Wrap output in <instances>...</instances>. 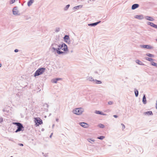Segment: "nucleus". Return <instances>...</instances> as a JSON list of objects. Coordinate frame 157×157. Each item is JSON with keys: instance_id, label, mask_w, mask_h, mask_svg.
Here are the masks:
<instances>
[{"instance_id": "nucleus-1", "label": "nucleus", "mask_w": 157, "mask_h": 157, "mask_svg": "<svg viewBox=\"0 0 157 157\" xmlns=\"http://www.w3.org/2000/svg\"><path fill=\"white\" fill-rule=\"evenodd\" d=\"M60 49L63 50L65 52L66 51L68 50L66 44L63 43L61 44H59L58 49L57 50V53L58 54H66L65 52L60 51Z\"/></svg>"}, {"instance_id": "nucleus-2", "label": "nucleus", "mask_w": 157, "mask_h": 157, "mask_svg": "<svg viewBox=\"0 0 157 157\" xmlns=\"http://www.w3.org/2000/svg\"><path fill=\"white\" fill-rule=\"evenodd\" d=\"M13 124L16 125L17 127V129L15 131V132H17L21 131L24 130V127L19 122H13Z\"/></svg>"}, {"instance_id": "nucleus-3", "label": "nucleus", "mask_w": 157, "mask_h": 157, "mask_svg": "<svg viewBox=\"0 0 157 157\" xmlns=\"http://www.w3.org/2000/svg\"><path fill=\"white\" fill-rule=\"evenodd\" d=\"M45 68L42 67L39 68L36 71L34 74V76L36 77L42 74L45 71Z\"/></svg>"}, {"instance_id": "nucleus-4", "label": "nucleus", "mask_w": 157, "mask_h": 157, "mask_svg": "<svg viewBox=\"0 0 157 157\" xmlns=\"http://www.w3.org/2000/svg\"><path fill=\"white\" fill-rule=\"evenodd\" d=\"M83 111V109L81 108H76L73 111V113L78 115L81 114Z\"/></svg>"}, {"instance_id": "nucleus-5", "label": "nucleus", "mask_w": 157, "mask_h": 157, "mask_svg": "<svg viewBox=\"0 0 157 157\" xmlns=\"http://www.w3.org/2000/svg\"><path fill=\"white\" fill-rule=\"evenodd\" d=\"M59 46V44H57L55 43L52 44L50 48L52 49L53 50L52 52H54L55 54H56V52H57V50L58 49Z\"/></svg>"}, {"instance_id": "nucleus-6", "label": "nucleus", "mask_w": 157, "mask_h": 157, "mask_svg": "<svg viewBox=\"0 0 157 157\" xmlns=\"http://www.w3.org/2000/svg\"><path fill=\"white\" fill-rule=\"evenodd\" d=\"M19 11L17 10V7H14L13 10V14L15 15H19L20 13H18Z\"/></svg>"}, {"instance_id": "nucleus-7", "label": "nucleus", "mask_w": 157, "mask_h": 157, "mask_svg": "<svg viewBox=\"0 0 157 157\" xmlns=\"http://www.w3.org/2000/svg\"><path fill=\"white\" fill-rule=\"evenodd\" d=\"M35 123L37 125L41 124L42 123V120L39 118H35Z\"/></svg>"}, {"instance_id": "nucleus-8", "label": "nucleus", "mask_w": 157, "mask_h": 157, "mask_svg": "<svg viewBox=\"0 0 157 157\" xmlns=\"http://www.w3.org/2000/svg\"><path fill=\"white\" fill-rule=\"evenodd\" d=\"M140 46L141 48H143L149 49H152L154 48L153 47L149 45H140Z\"/></svg>"}, {"instance_id": "nucleus-9", "label": "nucleus", "mask_w": 157, "mask_h": 157, "mask_svg": "<svg viewBox=\"0 0 157 157\" xmlns=\"http://www.w3.org/2000/svg\"><path fill=\"white\" fill-rule=\"evenodd\" d=\"M79 124L84 128H86L88 127V125L87 123L85 122L80 123Z\"/></svg>"}, {"instance_id": "nucleus-10", "label": "nucleus", "mask_w": 157, "mask_h": 157, "mask_svg": "<svg viewBox=\"0 0 157 157\" xmlns=\"http://www.w3.org/2000/svg\"><path fill=\"white\" fill-rule=\"evenodd\" d=\"M144 18L147 20L150 21H153L155 20L154 18H153L151 17H150L148 16H145L144 17Z\"/></svg>"}, {"instance_id": "nucleus-11", "label": "nucleus", "mask_w": 157, "mask_h": 157, "mask_svg": "<svg viewBox=\"0 0 157 157\" xmlns=\"http://www.w3.org/2000/svg\"><path fill=\"white\" fill-rule=\"evenodd\" d=\"M63 39L64 41L67 43L69 42L70 38L69 36L67 35H65L63 37Z\"/></svg>"}, {"instance_id": "nucleus-12", "label": "nucleus", "mask_w": 157, "mask_h": 157, "mask_svg": "<svg viewBox=\"0 0 157 157\" xmlns=\"http://www.w3.org/2000/svg\"><path fill=\"white\" fill-rule=\"evenodd\" d=\"M135 18L139 20H142L144 19V17L143 15H136L135 16Z\"/></svg>"}, {"instance_id": "nucleus-13", "label": "nucleus", "mask_w": 157, "mask_h": 157, "mask_svg": "<svg viewBox=\"0 0 157 157\" xmlns=\"http://www.w3.org/2000/svg\"><path fill=\"white\" fill-rule=\"evenodd\" d=\"M100 22H101V21H99L98 22H95L94 23L89 24H88V25L89 26H95L96 25H97L99 23H100Z\"/></svg>"}, {"instance_id": "nucleus-14", "label": "nucleus", "mask_w": 157, "mask_h": 157, "mask_svg": "<svg viewBox=\"0 0 157 157\" xmlns=\"http://www.w3.org/2000/svg\"><path fill=\"white\" fill-rule=\"evenodd\" d=\"M139 6V5L138 4H134L132 6L131 9L132 10H134L138 8Z\"/></svg>"}, {"instance_id": "nucleus-15", "label": "nucleus", "mask_w": 157, "mask_h": 157, "mask_svg": "<svg viewBox=\"0 0 157 157\" xmlns=\"http://www.w3.org/2000/svg\"><path fill=\"white\" fill-rule=\"evenodd\" d=\"M142 102L144 104H146L147 103V100L145 96V94H144L143 99H142Z\"/></svg>"}, {"instance_id": "nucleus-16", "label": "nucleus", "mask_w": 157, "mask_h": 157, "mask_svg": "<svg viewBox=\"0 0 157 157\" xmlns=\"http://www.w3.org/2000/svg\"><path fill=\"white\" fill-rule=\"evenodd\" d=\"M95 113H96V114H100L101 115H106V114L103 113L102 112H101V111L98 110H96L95 112Z\"/></svg>"}, {"instance_id": "nucleus-17", "label": "nucleus", "mask_w": 157, "mask_h": 157, "mask_svg": "<svg viewBox=\"0 0 157 157\" xmlns=\"http://www.w3.org/2000/svg\"><path fill=\"white\" fill-rule=\"evenodd\" d=\"M61 79V78H56L53 79L52 80V82L56 83L58 81H59Z\"/></svg>"}, {"instance_id": "nucleus-18", "label": "nucleus", "mask_w": 157, "mask_h": 157, "mask_svg": "<svg viewBox=\"0 0 157 157\" xmlns=\"http://www.w3.org/2000/svg\"><path fill=\"white\" fill-rule=\"evenodd\" d=\"M34 0H29L28 2L27 5L29 6H31L33 3Z\"/></svg>"}, {"instance_id": "nucleus-19", "label": "nucleus", "mask_w": 157, "mask_h": 157, "mask_svg": "<svg viewBox=\"0 0 157 157\" xmlns=\"http://www.w3.org/2000/svg\"><path fill=\"white\" fill-rule=\"evenodd\" d=\"M144 115H146V114L149 115H152L153 113L152 111H149L147 112H146L144 113Z\"/></svg>"}, {"instance_id": "nucleus-20", "label": "nucleus", "mask_w": 157, "mask_h": 157, "mask_svg": "<svg viewBox=\"0 0 157 157\" xmlns=\"http://www.w3.org/2000/svg\"><path fill=\"white\" fill-rule=\"evenodd\" d=\"M82 5H79V6H75L73 8V9H75V10H78L79 8H82Z\"/></svg>"}, {"instance_id": "nucleus-21", "label": "nucleus", "mask_w": 157, "mask_h": 157, "mask_svg": "<svg viewBox=\"0 0 157 157\" xmlns=\"http://www.w3.org/2000/svg\"><path fill=\"white\" fill-rule=\"evenodd\" d=\"M136 63L140 65H144V64L140 61L138 59H137L136 61Z\"/></svg>"}, {"instance_id": "nucleus-22", "label": "nucleus", "mask_w": 157, "mask_h": 157, "mask_svg": "<svg viewBox=\"0 0 157 157\" xmlns=\"http://www.w3.org/2000/svg\"><path fill=\"white\" fill-rule=\"evenodd\" d=\"M145 59L146 60L149 61L151 62H152V61L154 60L153 59L148 57H145Z\"/></svg>"}, {"instance_id": "nucleus-23", "label": "nucleus", "mask_w": 157, "mask_h": 157, "mask_svg": "<svg viewBox=\"0 0 157 157\" xmlns=\"http://www.w3.org/2000/svg\"><path fill=\"white\" fill-rule=\"evenodd\" d=\"M87 79L89 81H93V82H94L95 79H94L92 77H88Z\"/></svg>"}, {"instance_id": "nucleus-24", "label": "nucleus", "mask_w": 157, "mask_h": 157, "mask_svg": "<svg viewBox=\"0 0 157 157\" xmlns=\"http://www.w3.org/2000/svg\"><path fill=\"white\" fill-rule=\"evenodd\" d=\"M94 83L97 84H100L101 83V81L98 80L96 79L94 80Z\"/></svg>"}, {"instance_id": "nucleus-25", "label": "nucleus", "mask_w": 157, "mask_h": 157, "mask_svg": "<svg viewBox=\"0 0 157 157\" xmlns=\"http://www.w3.org/2000/svg\"><path fill=\"white\" fill-rule=\"evenodd\" d=\"M134 92H135V96L136 97H138V90L136 89H134Z\"/></svg>"}, {"instance_id": "nucleus-26", "label": "nucleus", "mask_w": 157, "mask_h": 157, "mask_svg": "<svg viewBox=\"0 0 157 157\" xmlns=\"http://www.w3.org/2000/svg\"><path fill=\"white\" fill-rule=\"evenodd\" d=\"M150 26L157 29V25L151 22V25Z\"/></svg>"}, {"instance_id": "nucleus-27", "label": "nucleus", "mask_w": 157, "mask_h": 157, "mask_svg": "<svg viewBox=\"0 0 157 157\" xmlns=\"http://www.w3.org/2000/svg\"><path fill=\"white\" fill-rule=\"evenodd\" d=\"M146 55L150 57H154V55L149 53H147Z\"/></svg>"}, {"instance_id": "nucleus-28", "label": "nucleus", "mask_w": 157, "mask_h": 157, "mask_svg": "<svg viewBox=\"0 0 157 157\" xmlns=\"http://www.w3.org/2000/svg\"><path fill=\"white\" fill-rule=\"evenodd\" d=\"M87 140L88 142H90L92 144H93V143L92 142H94L95 141V140H94L92 139L91 138L88 139Z\"/></svg>"}, {"instance_id": "nucleus-29", "label": "nucleus", "mask_w": 157, "mask_h": 157, "mask_svg": "<svg viewBox=\"0 0 157 157\" xmlns=\"http://www.w3.org/2000/svg\"><path fill=\"white\" fill-rule=\"evenodd\" d=\"M151 64L155 67H157V63L153 62H151Z\"/></svg>"}, {"instance_id": "nucleus-30", "label": "nucleus", "mask_w": 157, "mask_h": 157, "mask_svg": "<svg viewBox=\"0 0 157 157\" xmlns=\"http://www.w3.org/2000/svg\"><path fill=\"white\" fill-rule=\"evenodd\" d=\"M70 6V5L69 4L67 5L64 8V10L65 11L67 10Z\"/></svg>"}, {"instance_id": "nucleus-31", "label": "nucleus", "mask_w": 157, "mask_h": 157, "mask_svg": "<svg viewBox=\"0 0 157 157\" xmlns=\"http://www.w3.org/2000/svg\"><path fill=\"white\" fill-rule=\"evenodd\" d=\"M105 138V136H100L98 137L97 139L101 140H102Z\"/></svg>"}, {"instance_id": "nucleus-32", "label": "nucleus", "mask_w": 157, "mask_h": 157, "mask_svg": "<svg viewBox=\"0 0 157 157\" xmlns=\"http://www.w3.org/2000/svg\"><path fill=\"white\" fill-rule=\"evenodd\" d=\"M98 126L99 127L103 128L105 127V126L102 124H100L98 125Z\"/></svg>"}, {"instance_id": "nucleus-33", "label": "nucleus", "mask_w": 157, "mask_h": 157, "mask_svg": "<svg viewBox=\"0 0 157 157\" xmlns=\"http://www.w3.org/2000/svg\"><path fill=\"white\" fill-rule=\"evenodd\" d=\"M15 0H10V3L12 4L14 3L15 2Z\"/></svg>"}, {"instance_id": "nucleus-34", "label": "nucleus", "mask_w": 157, "mask_h": 157, "mask_svg": "<svg viewBox=\"0 0 157 157\" xmlns=\"http://www.w3.org/2000/svg\"><path fill=\"white\" fill-rule=\"evenodd\" d=\"M60 30V29L59 28H56V29H55V32H58Z\"/></svg>"}, {"instance_id": "nucleus-35", "label": "nucleus", "mask_w": 157, "mask_h": 157, "mask_svg": "<svg viewBox=\"0 0 157 157\" xmlns=\"http://www.w3.org/2000/svg\"><path fill=\"white\" fill-rule=\"evenodd\" d=\"M113 104V102L112 101H109L108 102V104L110 105H112Z\"/></svg>"}, {"instance_id": "nucleus-36", "label": "nucleus", "mask_w": 157, "mask_h": 157, "mask_svg": "<svg viewBox=\"0 0 157 157\" xmlns=\"http://www.w3.org/2000/svg\"><path fill=\"white\" fill-rule=\"evenodd\" d=\"M121 125L122 126V130H123L125 128V126L123 124H121Z\"/></svg>"}, {"instance_id": "nucleus-37", "label": "nucleus", "mask_w": 157, "mask_h": 157, "mask_svg": "<svg viewBox=\"0 0 157 157\" xmlns=\"http://www.w3.org/2000/svg\"><path fill=\"white\" fill-rule=\"evenodd\" d=\"M151 22H149V21L147 22V25H151Z\"/></svg>"}, {"instance_id": "nucleus-38", "label": "nucleus", "mask_w": 157, "mask_h": 157, "mask_svg": "<svg viewBox=\"0 0 157 157\" xmlns=\"http://www.w3.org/2000/svg\"><path fill=\"white\" fill-rule=\"evenodd\" d=\"M3 121V118H2V117H1L0 118V123H1Z\"/></svg>"}, {"instance_id": "nucleus-39", "label": "nucleus", "mask_w": 157, "mask_h": 157, "mask_svg": "<svg viewBox=\"0 0 157 157\" xmlns=\"http://www.w3.org/2000/svg\"><path fill=\"white\" fill-rule=\"evenodd\" d=\"M14 52H17L18 51V50L17 49H15L14 51Z\"/></svg>"}, {"instance_id": "nucleus-40", "label": "nucleus", "mask_w": 157, "mask_h": 157, "mask_svg": "<svg viewBox=\"0 0 157 157\" xmlns=\"http://www.w3.org/2000/svg\"><path fill=\"white\" fill-rule=\"evenodd\" d=\"M18 145L21 146H23V144H19Z\"/></svg>"}, {"instance_id": "nucleus-41", "label": "nucleus", "mask_w": 157, "mask_h": 157, "mask_svg": "<svg viewBox=\"0 0 157 157\" xmlns=\"http://www.w3.org/2000/svg\"><path fill=\"white\" fill-rule=\"evenodd\" d=\"M113 117H114L115 118H117L118 117V116L117 115H114L113 116Z\"/></svg>"}, {"instance_id": "nucleus-42", "label": "nucleus", "mask_w": 157, "mask_h": 157, "mask_svg": "<svg viewBox=\"0 0 157 157\" xmlns=\"http://www.w3.org/2000/svg\"><path fill=\"white\" fill-rule=\"evenodd\" d=\"M56 121L57 122H58V121H59V119H58V118H56Z\"/></svg>"}, {"instance_id": "nucleus-43", "label": "nucleus", "mask_w": 157, "mask_h": 157, "mask_svg": "<svg viewBox=\"0 0 157 157\" xmlns=\"http://www.w3.org/2000/svg\"><path fill=\"white\" fill-rule=\"evenodd\" d=\"M52 134H53V133H52L51 135L50 136V138H51L52 137Z\"/></svg>"}, {"instance_id": "nucleus-44", "label": "nucleus", "mask_w": 157, "mask_h": 157, "mask_svg": "<svg viewBox=\"0 0 157 157\" xmlns=\"http://www.w3.org/2000/svg\"><path fill=\"white\" fill-rule=\"evenodd\" d=\"M45 105H46V107L48 108V105L47 104H45Z\"/></svg>"}, {"instance_id": "nucleus-45", "label": "nucleus", "mask_w": 157, "mask_h": 157, "mask_svg": "<svg viewBox=\"0 0 157 157\" xmlns=\"http://www.w3.org/2000/svg\"><path fill=\"white\" fill-rule=\"evenodd\" d=\"M156 103H156V109H157V101H156Z\"/></svg>"}, {"instance_id": "nucleus-46", "label": "nucleus", "mask_w": 157, "mask_h": 157, "mask_svg": "<svg viewBox=\"0 0 157 157\" xmlns=\"http://www.w3.org/2000/svg\"><path fill=\"white\" fill-rule=\"evenodd\" d=\"M1 66H2V64L0 63V67H1Z\"/></svg>"}, {"instance_id": "nucleus-47", "label": "nucleus", "mask_w": 157, "mask_h": 157, "mask_svg": "<svg viewBox=\"0 0 157 157\" xmlns=\"http://www.w3.org/2000/svg\"><path fill=\"white\" fill-rule=\"evenodd\" d=\"M54 126V124H53L52 125V128H53Z\"/></svg>"}, {"instance_id": "nucleus-48", "label": "nucleus", "mask_w": 157, "mask_h": 157, "mask_svg": "<svg viewBox=\"0 0 157 157\" xmlns=\"http://www.w3.org/2000/svg\"><path fill=\"white\" fill-rule=\"evenodd\" d=\"M73 52V51H71V52Z\"/></svg>"}, {"instance_id": "nucleus-49", "label": "nucleus", "mask_w": 157, "mask_h": 157, "mask_svg": "<svg viewBox=\"0 0 157 157\" xmlns=\"http://www.w3.org/2000/svg\"><path fill=\"white\" fill-rule=\"evenodd\" d=\"M43 130H44V129H42V131H43Z\"/></svg>"}, {"instance_id": "nucleus-50", "label": "nucleus", "mask_w": 157, "mask_h": 157, "mask_svg": "<svg viewBox=\"0 0 157 157\" xmlns=\"http://www.w3.org/2000/svg\"><path fill=\"white\" fill-rule=\"evenodd\" d=\"M43 130H44V129H42V131H43Z\"/></svg>"}, {"instance_id": "nucleus-51", "label": "nucleus", "mask_w": 157, "mask_h": 157, "mask_svg": "<svg viewBox=\"0 0 157 157\" xmlns=\"http://www.w3.org/2000/svg\"><path fill=\"white\" fill-rule=\"evenodd\" d=\"M10 157H13V156H11Z\"/></svg>"}, {"instance_id": "nucleus-52", "label": "nucleus", "mask_w": 157, "mask_h": 157, "mask_svg": "<svg viewBox=\"0 0 157 157\" xmlns=\"http://www.w3.org/2000/svg\"><path fill=\"white\" fill-rule=\"evenodd\" d=\"M156 41H157V39L156 40Z\"/></svg>"}]
</instances>
